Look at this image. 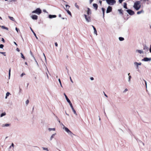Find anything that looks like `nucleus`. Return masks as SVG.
Masks as SVG:
<instances>
[{
    "instance_id": "1",
    "label": "nucleus",
    "mask_w": 151,
    "mask_h": 151,
    "mask_svg": "<svg viewBox=\"0 0 151 151\" xmlns=\"http://www.w3.org/2000/svg\"><path fill=\"white\" fill-rule=\"evenodd\" d=\"M140 1H136L134 4L133 7L136 10H139L141 7Z\"/></svg>"
},
{
    "instance_id": "2",
    "label": "nucleus",
    "mask_w": 151,
    "mask_h": 151,
    "mask_svg": "<svg viewBox=\"0 0 151 151\" xmlns=\"http://www.w3.org/2000/svg\"><path fill=\"white\" fill-rule=\"evenodd\" d=\"M62 126H63V127H62L63 129L65 130L69 135H70L71 137H73V135H75L67 127H65V126L61 123V124Z\"/></svg>"
},
{
    "instance_id": "3",
    "label": "nucleus",
    "mask_w": 151,
    "mask_h": 151,
    "mask_svg": "<svg viewBox=\"0 0 151 151\" xmlns=\"http://www.w3.org/2000/svg\"><path fill=\"white\" fill-rule=\"evenodd\" d=\"M33 13H36L38 15L42 13V10L40 8H37L35 10L32 12Z\"/></svg>"
},
{
    "instance_id": "4",
    "label": "nucleus",
    "mask_w": 151,
    "mask_h": 151,
    "mask_svg": "<svg viewBox=\"0 0 151 151\" xmlns=\"http://www.w3.org/2000/svg\"><path fill=\"white\" fill-rule=\"evenodd\" d=\"M106 1L107 3L110 5H113L116 3L115 0H106Z\"/></svg>"
},
{
    "instance_id": "5",
    "label": "nucleus",
    "mask_w": 151,
    "mask_h": 151,
    "mask_svg": "<svg viewBox=\"0 0 151 151\" xmlns=\"http://www.w3.org/2000/svg\"><path fill=\"white\" fill-rule=\"evenodd\" d=\"M125 10L130 15H133L134 14V12L131 9H129Z\"/></svg>"
},
{
    "instance_id": "6",
    "label": "nucleus",
    "mask_w": 151,
    "mask_h": 151,
    "mask_svg": "<svg viewBox=\"0 0 151 151\" xmlns=\"http://www.w3.org/2000/svg\"><path fill=\"white\" fill-rule=\"evenodd\" d=\"M112 10V8L111 6H109L107 7L106 11V13H108L111 12Z\"/></svg>"
},
{
    "instance_id": "7",
    "label": "nucleus",
    "mask_w": 151,
    "mask_h": 151,
    "mask_svg": "<svg viewBox=\"0 0 151 151\" xmlns=\"http://www.w3.org/2000/svg\"><path fill=\"white\" fill-rule=\"evenodd\" d=\"M151 60V58H148L147 57H145L142 60V61H145V62H147L149 61H150Z\"/></svg>"
},
{
    "instance_id": "8",
    "label": "nucleus",
    "mask_w": 151,
    "mask_h": 151,
    "mask_svg": "<svg viewBox=\"0 0 151 151\" xmlns=\"http://www.w3.org/2000/svg\"><path fill=\"white\" fill-rule=\"evenodd\" d=\"M31 17L34 20H37L38 18V17L35 15H33L31 16Z\"/></svg>"
},
{
    "instance_id": "9",
    "label": "nucleus",
    "mask_w": 151,
    "mask_h": 151,
    "mask_svg": "<svg viewBox=\"0 0 151 151\" xmlns=\"http://www.w3.org/2000/svg\"><path fill=\"white\" fill-rule=\"evenodd\" d=\"M149 48L146 46V45H143V50H145L146 52H147Z\"/></svg>"
},
{
    "instance_id": "10",
    "label": "nucleus",
    "mask_w": 151,
    "mask_h": 151,
    "mask_svg": "<svg viewBox=\"0 0 151 151\" xmlns=\"http://www.w3.org/2000/svg\"><path fill=\"white\" fill-rule=\"evenodd\" d=\"M56 17V16L55 15H51L50 14L48 16V17L50 19L54 18Z\"/></svg>"
},
{
    "instance_id": "11",
    "label": "nucleus",
    "mask_w": 151,
    "mask_h": 151,
    "mask_svg": "<svg viewBox=\"0 0 151 151\" xmlns=\"http://www.w3.org/2000/svg\"><path fill=\"white\" fill-rule=\"evenodd\" d=\"M130 73H129L128 74V81L129 83H131V76L130 75Z\"/></svg>"
},
{
    "instance_id": "12",
    "label": "nucleus",
    "mask_w": 151,
    "mask_h": 151,
    "mask_svg": "<svg viewBox=\"0 0 151 151\" xmlns=\"http://www.w3.org/2000/svg\"><path fill=\"white\" fill-rule=\"evenodd\" d=\"M136 52H138L140 54H142L144 53V52L143 51L139 50H137L136 51Z\"/></svg>"
},
{
    "instance_id": "13",
    "label": "nucleus",
    "mask_w": 151,
    "mask_h": 151,
    "mask_svg": "<svg viewBox=\"0 0 151 151\" xmlns=\"http://www.w3.org/2000/svg\"><path fill=\"white\" fill-rule=\"evenodd\" d=\"M87 14L88 15L90 14L91 13V10L89 8H87Z\"/></svg>"
},
{
    "instance_id": "14",
    "label": "nucleus",
    "mask_w": 151,
    "mask_h": 151,
    "mask_svg": "<svg viewBox=\"0 0 151 151\" xmlns=\"http://www.w3.org/2000/svg\"><path fill=\"white\" fill-rule=\"evenodd\" d=\"M134 65L136 66V69H138L139 68V65L137 64V62H134Z\"/></svg>"
},
{
    "instance_id": "15",
    "label": "nucleus",
    "mask_w": 151,
    "mask_h": 151,
    "mask_svg": "<svg viewBox=\"0 0 151 151\" xmlns=\"http://www.w3.org/2000/svg\"><path fill=\"white\" fill-rule=\"evenodd\" d=\"M92 27H93V30H94V33L96 35H97V32L96 28L94 27V26L92 25Z\"/></svg>"
},
{
    "instance_id": "16",
    "label": "nucleus",
    "mask_w": 151,
    "mask_h": 151,
    "mask_svg": "<svg viewBox=\"0 0 151 151\" xmlns=\"http://www.w3.org/2000/svg\"><path fill=\"white\" fill-rule=\"evenodd\" d=\"M55 135H56V133L53 134L50 137V141H51L53 139V138L54 137V136Z\"/></svg>"
},
{
    "instance_id": "17",
    "label": "nucleus",
    "mask_w": 151,
    "mask_h": 151,
    "mask_svg": "<svg viewBox=\"0 0 151 151\" xmlns=\"http://www.w3.org/2000/svg\"><path fill=\"white\" fill-rule=\"evenodd\" d=\"M93 6L94 8L96 9V10L97 9L98 5L97 4H93Z\"/></svg>"
},
{
    "instance_id": "18",
    "label": "nucleus",
    "mask_w": 151,
    "mask_h": 151,
    "mask_svg": "<svg viewBox=\"0 0 151 151\" xmlns=\"http://www.w3.org/2000/svg\"><path fill=\"white\" fill-rule=\"evenodd\" d=\"M101 9L102 10V12H103V18H104V13H105V9L104 8H101Z\"/></svg>"
},
{
    "instance_id": "19",
    "label": "nucleus",
    "mask_w": 151,
    "mask_h": 151,
    "mask_svg": "<svg viewBox=\"0 0 151 151\" xmlns=\"http://www.w3.org/2000/svg\"><path fill=\"white\" fill-rule=\"evenodd\" d=\"M30 29L31 30V31L32 32H33L34 35V36H35V37L37 39H38V37H37V36L36 35V34L35 33V32L33 31V29H32V28L30 27Z\"/></svg>"
},
{
    "instance_id": "20",
    "label": "nucleus",
    "mask_w": 151,
    "mask_h": 151,
    "mask_svg": "<svg viewBox=\"0 0 151 151\" xmlns=\"http://www.w3.org/2000/svg\"><path fill=\"white\" fill-rule=\"evenodd\" d=\"M64 96L65 97V98L67 100V102H69L70 101V100L68 99V97L67 96H66V95L65 94V93H64Z\"/></svg>"
},
{
    "instance_id": "21",
    "label": "nucleus",
    "mask_w": 151,
    "mask_h": 151,
    "mask_svg": "<svg viewBox=\"0 0 151 151\" xmlns=\"http://www.w3.org/2000/svg\"><path fill=\"white\" fill-rule=\"evenodd\" d=\"M86 20L88 22H89L91 21V18L90 17L88 16L86 19Z\"/></svg>"
},
{
    "instance_id": "22",
    "label": "nucleus",
    "mask_w": 151,
    "mask_h": 151,
    "mask_svg": "<svg viewBox=\"0 0 151 151\" xmlns=\"http://www.w3.org/2000/svg\"><path fill=\"white\" fill-rule=\"evenodd\" d=\"M118 11L119 12L120 14L122 15H123V11L122 9H118Z\"/></svg>"
},
{
    "instance_id": "23",
    "label": "nucleus",
    "mask_w": 151,
    "mask_h": 151,
    "mask_svg": "<svg viewBox=\"0 0 151 151\" xmlns=\"http://www.w3.org/2000/svg\"><path fill=\"white\" fill-rule=\"evenodd\" d=\"M33 58L35 61V62L37 65V66L39 67V65L38 64V62H37V61L36 60V59H35V57H34V55H33Z\"/></svg>"
},
{
    "instance_id": "24",
    "label": "nucleus",
    "mask_w": 151,
    "mask_h": 151,
    "mask_svg": "<svg viewBox=\"0 0 151 151\" xmlns=\"http://www.w3.org/2000/svg\"><path fill=\"white\" fill-rule=\"evenodd\" d=\"M123 7L125 9H127V4L125 2L124 3Z\"/></svg>"
},
{
    "instance_id": "25",
    "label": "nucleus",
    "mask_w": 151,
    "mask_h": 151,
    "mask_svg": "<svg viewBox=\"0 0 151 151\" xmlns=\"http://www.w3.org/2000/svg\"><path fill=\"white\" fill-rule=\"evenodd\" d=\"M144 11L143 10H142L138 12H137V14H139L142 13H144Z\"/></svg>"
},
{
    "instance_id": "26",
    "label": "nucleus",
    "mask_w": 151,
    "mask_h": 151,
    "mask_svg": "<svg viewBox=\"0 0 151 151\" xmlns=\"http://www.w3.org/2000/svg\"><path fill=\"white\" fill-rule=\"evenodd\" d=\"M75 6L78 10L79 9V7L78 5H77V3H76L75 4Z\"/></svg>"
},
{
    "instance_id": "27",
    "label": "nucleus",
    "mask_w": 151,
    "mask_h": 151,
    "mask_svg": "<svg viewBox=\"0 0 151 151\" xmlns=\"http://www.w3.org/2000/svg\"><path fill=\"white\" fill-rule=\"evenodd\" d=\"M48 130L49 131H55V128H49Z\"/></svg>"
},
{
    "instance_id": "28",
    "label": "nucleus",
    "mask_w": 151,
    "mask_h": 151,
    "mask_svg": "<svg viewBox=\"0 0 151 151\" xmlns=\"http://www.w3.org/2000/svg\"><path fill=\"white\" fill-rule=\"evenodd\" d=\"M1 27L3 29H5L7 30H8V28L7 27H5L4 26H1Z\"/></svg>"
},
{
    "instance_id": "29",
    "label": "nucleus",
    "mask_w": 151,
    "mask_h": 151,
    "mask_svg": "<svg viewBox=\"0 0 151 151\" xmlns=\"http://www.w3.org/2000/svg\"><path fill=\"white\" fill-rule=\"evenodd\" d=\"M10 94V93L8 92L6 93V96H5V99H6L7 98L8 96Z\"/></svg>"
},
{
    "instance_id": "30",
    "label": "nucleus",
    "mask_w": 151,
    "mask_h": 151,
    "mask_svg": "<svg viewBox=\"0 0 151 151\" xmlns=\"http://www.w3.org/2000/svg\"><path fill=\"white\" fill-rule=\"evenodd\" d=\"M65 10L68 13L70 16H71V12L68 10L65 9Z\"/></svg>"
},
{
    "instance_id": "31",
    "label": "nucleus",
    "mask_w": 151,
    "mask_h": 151,
    "mask_svg": "<svg viewBox=\"0 0 151 151\" xmlns=\"http://www.w3.org/2000/svg\"><path fill=\"white\" fill-rule=\"evenodd\" d=\"M8 17L11 20L13 21H14V19L13 17H10V16H9Z\"/></svg>"
},
{
    "instance_id": "32",
    "label": "nucleus",
    "mask_w": 151,
    "mask_h": 151,
    "mask_svg": "<svg viewBox=\"0 0 151 151\" xmlns=\"http://www.w3.org/2000/svg\"><path fill=\"white\" fill-rule=\"evenodd\" d=\"M119 39L120 41H122L124 40V38L123 37H120Z\"/></svg>"
},
{
    "instance_id": "33",
    "label": "nucleus",
    "mask_w": 151,
    "mask_h": 151,
    "mask_svg": "<svg viewBox=\"0 0 151 151\" xmlns=\"http://www.w3.org/2000/svg\"><path fill=\"white\" fill-rule=\"evenodd\" d=\"M11 70V68H10L9 69V79L10 78V76Z\"/></svg>"
},
{
    "instance_id": "34",
    "label": "nucleus",
    "mask_w": 151,
    "mask_h": 151,
    "mask_svg": "<svg viewBox=\"0 0 151 151\" xmlns=\"http://www.w3.org/2000/svg\"><path fill=\"white\" fill-rule=\"evenodd\" d=\"M42 148L44 150H45L47 151H49L48 148H47L42 147Z\"/></svg>"
},
{
    "instance_id": "35",
    "label": "nucleus",
    "mask_w": 151,
    "mask_h": 151,
    "mask_svg": "<svg viewBox=\"0 0 151 151\" xmlns=\"http://www.w3.org/2000/svg\"><path fill=\"white\" fill-rule=\"evenodd\" d=\"M6 114L5 113V112L4 113H3L1 114L0 116H1V117H2L3 116L5 115Z\"/></svg>"
},
{
    "instance_id": "36",
    "label": "nucleus",
    "mask_w": 151,
    "mask_h": 151,
    "mask_svg": "<svg viewBox=\"0 0 151 151\" xmlns=\"http://www.w3.org/2000/svg\"><path fill=\"white\" fill-rule=\"evenodd\" d=\"M72 110L73 111L74 114H75L77 116V114L76 113V111L74 109H72Z\"/></svg>"
},
{
    "instance_id": "37",
    "label": "nucleus",
    "mask_w": 151,
    "mask_h": 151,
    "mask_svg": "<svg viewBox=\"0 0 151 151\" xmlns=\"http://www.w3.org/2000/svg\"><path fill=\"white\" fill-rule=\"evenodd\" d=\"M65 6H66V9H69L70 7V6H69L68 5H67V4H66L65 5Z\"/></svg>"
},
{
    "instance_id": "38",
    "label": "nucleus",
    "mask_w": 151,
    "mask_h": 151,
    "mask_svg": "<svg viewBox=\"0 0 151 151\" xmlns=\"http://www.w3.org/2000/svg\"><path fill=\"white\" fill-rule=\"evenodd\" d=\"M20 54L21 55V57L22 58L24 59H25V57L24 56L23 54L22 53H21Z\"/></svg>"
},
{
    "instance_id": "39",
    "label": "nucleus",
    "mask_w": 151,
    "mask_h": 151,
    "mask_svg": "<svg viewBox=\"0 0 151 151\" xmlns=\"http://www.w3.org/2000/svg\"><path fill=\"white\" fill-rule=\"evenodd\" d=\"M58 81L60 84V86L61 87H63L62 86V84H61V81H60V79H59L58 80Z\"/></svg>"
},
{
    "instance_id": "40",
    "label": "nucleus",
    "mask_w": 151,
    "mask_h": 151,
    "mask_svg": "<svg viewBox=\"0 0 151 151\" xmlns=\"http://www.w3.org/2000/svg\"><path fill=\"white\" fill-rule=\"evenodd\" d=\"M9 125H10V124H5V125L4 126L7 127L9 126Z\"/></svg>"
},
{
    "instance_id": "41",
    "label": "nucleus",
    "mask_w": 151,
    "mask_h": 151,
    "mask_svg": "<svg viewBox=\"0 0 151 151\" xmlns=\"http://www.w3.org/2000/svg\"><path fill=\"white\" fill-rule=\"evenodd\" d=\"M68 103L69 104L70 106H73L72 104L70 101L69 102H68Z\"/></svg>"
},
{
    "instance_id": "42",
    "label": "nucleus",
    "mask_w": 151,
    "mask_h": 151,
    "mask_svg": "<svg viewBox=\"0 0 151 151\" xmlns=\"http://www.w3.org/2000/svg\"><path fill=\"white\" fill-rule=\"evenodd\" d=\"M4 46L3 45H2V44L0 45V48H3Z\"/></svg>"
},
{
    "instance_id": "43",
    "label": "nucleus",
    "mask_w": 151,
    "mask_h": 151,
    "mask_svg": "<svg viewBox=\"0 0 151 151\" xmlns=\"http://www.w3.org/2000/svg\"><path fill=\"white\" fill-rule=\"evenodd\" d=\"M25 74L24 73H22L20 75L21 77H22L24 75H25Z\"/></svg>"
},
{
    "instance_id": "44",
    "label": "nucleus",
    "mask_w": 151,
    "mask_h": 151,
    "mask_svg": "<svg viewBox=\"0 0 151 151\" xmlns=\"http://www.w3.org/2000/svg\"><path fill=\"white\" fill-rule=\"evenodd\" d=\"M0 53L3 54L4 56H6L5 53L4 52H0Z\"/></svg>"
},
{
    "instance_id": "45",
    "label": "nucleus",
    "mask_w": 151,
    "mask_h": 151,
    "mask_svg": "<svg viewBox=\"0 0 151 151\" xmlns=\"http://www.w3.org/2000/svg\"><path fill=\"white\" fill-rule=\"evenodd\" d=\"M144 81H145V86H146V88H147V82L146 81H145V80H143Z\"/></svg>"
},
{
    "instance_id": "46",
    "label": "nucleus",
    "mask_w": 151,
    "mask_h": 151,
    "mask_svg": "<svg viewBox=\"0 0 151 151\" xmlns=\"http://www.w3.org/2000/svg\"><path fill=\"white\" fill-rule=\"evenodd\" d=\"M128 91V89L127 88H126L124 91H123V93H125Z\"/></svg>"
},
{
    "instance_id": "47",
    "label": "nucleus",
    "mask_w": 151,
    "mask_h": 151,
    "mask_svg": "<svg viewBox=\"0 0 151 151\" xmlns=\"http://www.w3.org/2000/svg\"><path fill=\"white\" fill-rule=\"evenodd\" d=\"M29 102V101L28 100H26V104L27 105L28 104V103Z\"/></svg>"
},
{
    "instance_id": "48",
    "label": "nucleus",
    "mask_w": 151,
    "mask_h": 151,
    "mask_svg": "<svg viewBox=\"0 0 151 151\" xmlns=\"http://www.w3.org/2000/svg\"><path fill=\"white\" fill-rule=\"evenodd\" d=\"M124 0H119V3H121Z\"/></svg>"
},
{
    "instance_id": "49",
    "label": "nucleus",
    "mask_w": 151,
    "mask_h": 151,
    "mask_svg": "<svg viewBox=\"0 0 151 151\" xmlns=\"http://www.w3.org/2000/svg\"><path fill=\"white\" fill-rule=\"evenodd\" d=\"M16 1V0H10L9 1L11 2L12 1L15 2Z\"/></svg>"
},
{
    "instance_id": "50",
    "label": "nucleus",
    "mask_w": 151,
    "mask_h": 151,
    "mask_svg": "<svg viewBox=\"0 0 151 151\" xmlns=\"http://www.w3.org/2000/svg\"><path fill=\"white\" fill-rule=\"evenodd\" d=\"M149 51L150 53H151V45L150 46V47L149 48Z\"/></svg>"
},
{
    "instance_id": "51",
    "label": "nucleus",
    "mask_w": 151,
    "mask_h": 151,
    "mask_svg": "<svg viewBox=\"0 0 151 151\" xmlns=\"http://www.w3.org/2000/svg\"><path fill=\"white\" fill-rule=\"evenodd\" d=\"M11 146L13 147V148L14 147V144L13 143H12V145H11Z\"/></svg>"
},
{
    "instance_id": "52",
    "label": "nucleus",
    "mask_w": 151,
    "mask_h": 151,
    "mask_svg": "<svg viewBox=\"0 0 151 151\" xmlns=\"http://www.w3.org/2000/svg\"><path fill=\"white\" fill-rule=\"evenodd\" d=\"M1 41L3 42H5V40H4V39L3 38H2V39H1Z\"/></svg>"
},
{
    "instance_id": "53",
    "label": "nucleus",
    "mask_w": 151,
    "mask_h": 151,
    "mask_svg": "<svg viewBox=\"0 0 151 151\" xmlns=\"http://www.w3.org/2000/svg\"><path fill=\"white\" fill-rule=\"evenodd\" d=\"M90 79L91 81H93L94 80V78L93 77H91L90 78Z\"/></svg>"
},
{
    "instance_id": "54",
    "label": "nucleus",
    "mask_w": 151,
    "mask_h": 151,
    "mask_svg": "<svg viewBox=\"0 0 151 151\" xmlns=\"http://www.w3.org/2000/svg\"><path fill=\"white\" fill-rule=\"evenodd\" d=\"M15 30H16V31H17V32H18V30H19V29L17 27H16Z\"/></svg>"
},
{
    "instance_id": "55",
    "label": "nucleus",
    "mask_w": 151,
    "mask_h": 151,
    "mask_svg": "<svg viewBox=\"0 0 151 151\" xmlns=\"http://www.w3.org/2000/svg\"><path fill=\"white\" fill-rule=\"evenodd\" d=\"M137 64L139 65H142V63H137Z\"/></svg>"
},
{
    "instance_id": "56",
    "label": "nucleus",
    "mask_w": 151,
    "mask_h": 151,
    "mask_svg": "<svg viewBox=\"0 0 151 151\" xmlns=\"http://www.w3.org/2000/svg\"><path fill=\"white\" fill-rule=\"evenodd\" d=\"M70 81H71V82L72 83H73V81L72 80V79H71V77H70Z\"/></svg>"
},
{
    "instance_id": "57",
    "label": "nucleus",
    "mask_w": 151,
    "mask_h": 151,
    "mask_svg": "<svg viewBox=\"0 0 151 151\" xmlns=\"http://www.w3.org/2000/svg\"><path fill=\"white\" fill-rule=\"evenodd\" d=\"M55 46H56V47H57L58 46V44H57V42L55 43Z\"/></svg>"
},
{
    "instance_id": "58",
    "label": "nucleus",
    "mask_w": 151,
    "mask_h": 151,
    "mask_svg": "<svg viewBox=\"0 0 151 151\" xmlns=\"http://www.w3.org/2000/svg\"><path fill=\"white\" fill-rule=\"evenodd\" d=\"M84 17H85V19H86V18H87V16L86 15V14H84Z\"/></svg>"
},
{
    "instance_id": "59",
    "label": "nucleus",
    "mask_w": 151,
    "mask_h": 151,
    "mask_svg": "<svg viewBox=\"0 0 151 151\" xmlns=\"http://www.w3.org/2000/svg\"><path fill=\"white\" fill-rule=\"evenodd\" d=\"M16 50L18 52H19L20 51V50H19V49L18 48H17V49H16Z\"/></svg>"
},
{
    "instance_id": "60",
    "label": "nucleus",
    "mask_w": 151,
    "mask_h": 151,
    "mask_svg": "<svg viewBox=\"0 0 151 151\" xmlns=\"http://www.w3.org/2000/svg\"><path fill=\"white\" fill-rule=\"evenodd\" d=\"M104 96H105L106 97H108V96H107V95H106L105 93L104 92Z\"/></svg>"
},
{
    "instance_id": "61",
    "label": "nucleus",
    "mask_w": 151,
    "mask_h": 151,
    "mask_svg": "<svg viewBox=\"0 0 151 151\" xmlns=\"http://www.w3.org/2000/svg\"><path fill=\"white\" fill-rule=\"evenodd\" d=\"M93 0H90V3H91L93 1Z\"/></svg>"
},
{
    "instance_id": "62",
    "label": "nucleus",
    "mask_w": 151,
    "mask_h": 151,
    "mask_svg": "<svg viewBox=\"0 0 151 151\" xmlns=\"http://www.w3.org/2000/svg\"><path fill=\"white\" fill-rule=\"evenodd\" d=\"M140 142L142 144V145H143V146H144L145 145V144H144V143L143 142H142V141H141Z\"/></svg>"
},
{
    "instance_id": "63",
    "label": "nucleus",
    "mask_w": 151,
    "mask_h": 151,
    "mask_svg": "<svg viewBox=\"0 0 151 151\" xmlns=\"http://www.w3.org/2000/svg\"><path fill=\"white\" fill-rule=\"evenodd\" d=\"M14 44L16 46H17V43H16L15 42H14Z\"/></svg>"
},
{
    "instance_id": "64",
    "label": "nucleus",
    "mask_w": 151,
    "mask_h": 151,
    "mask_svg": "<svg viewBox=\"0 0 151 151\" xmlns=\"http://www.w3.org/2000/svg\"><path fill=\"white\" fill-rule=\"evenodd\" d=\"M70 107H71V108L72 110L73 109H74V108H73V106H70Z\"/></svg>"
}]
</instances>
